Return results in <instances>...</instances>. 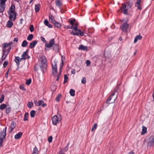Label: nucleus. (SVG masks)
I'll return each instance as SVG.
<instances>
[{
	"mask_svg": "<svg viewBox=\"0 0 154 154\" xmlns=\"http://www.w3.org/2000/svg\"><path fill=\"white\" fill-rule=\"evenodd\" d=\"M39 61L40 67L42 71L44 73L46 71L47 67L46 58L45 56H42L40 57Z\"/></svg>",
	"mask_w": 154,
	"mask_h": 154,
	"instance_id": "obj_1",
	"label": "nucleus"
},
{
	"mask_svg": "<svg viewBox=\"0 0 154 154\" xmlns=\"http://www.w3.org/2000/svg\"><path fill=\"white\" fill-rule=\"evenodd\" d=\"M133 4V2L132 0L128 1L126 5L124 4H122V6L121 8V10L124 14L127 15L128 14V10L131 8Z\"/></svg>",
	"mask_w": 154,
	"mask_h": 154,
	"instance_id": "obj_2",
	"label": "nucleus"
},
{
	"mask_svg": "<svg viewBox=\"0 0 154 154\" xmlns=\"http://www.w3.org/2000/svg\"><path fill=\"white\" fill-rule=\"evenodd\" d=\"M61 118L60 119V118H58L57 116H53L52 118V120L53 124L54 125H56L59 122V121H60Z\"/></svg>",
	"mask_w": 154,
	"mask_h": 154,
	"instance_id": "obj_3",
	"label": "nucleus"
},
{
	"mask_svg": "<svg viewBox=\"0 0 154 154\" xmlns=\"http://www.w3.org/2000/svg\"><path fill=\"white\" fill-rule=\"evenodd\" d=\"M128 24L126 22H125L121 26L120 28L123 31L126 32L128 29Z\"/></svg>",
	"mask_w": 154,
	"mask_h": 154,
	"instance_id": "obj_4",
	"label": "nucleus"
},
{
	"mask_svg": "<svg viewBox=\"0 0 154 154\" xmlns=\"http://www.w3.org/2000/svg\"><path fill=\"white\" fill-rule=\"evenodd\" d=\"M54 42H55L54 39V38H52L50 40L49 43L45 44V45L47 48H50L52 47H53Z\"/></svg>",
	"mask_w": 154,
	"mask_h": 154,
	"instance_id": "obj_5",
	"label": "nucleus"
},
{
	"mask_svg": "<svg viewBox=\"0 0 154 154\" xmlns=\"http://www.w3.org/2000/svg\"><path fill=\"white\" fill-rule=\"evenodd\" d=\"M9 15V19L10 20H15L16 17V13H8Z\"/></svg>",
	"mask_w": 154,
	"mask_h": 154,
	"instance_id": "obj_6",
	"label": "nucleus"
},
{
	"mask_svg": "<svg viewBox=\"0 0 154 154\" xmlns=\"http://www.w3.org/2000/svg\"><path fill=\"white\" fill-rule=\"evenodd\" d=\"M15 6L14 5H11V7L9 8V11H8V13H16V12L15 11Z\"/></svg>",
	"mask_w": 154,
	"mask_h": 154,
	"instance_id": "obj_7",
	"label": "nucleus"
},
{
	"mask_svg": "<svg viewBox=\"0 0 154 154\" xmlns=\"http://www.w3.org/2000/svg\"><path fill=\"white\" fill-rule=\"evenodd\" d=\"M141 1V0H137V2L135 4V6L137 7L138 9H141V7L140 6V2Z\"/></svg>",
	"mask_w": 154,
	"mask_h": 154,
	"instance_id": "obj_8",
	"label": "nucleus"
},
{
	"mask_svg": "<svg viewBox=\"0 0 154 154\" xmlns=\"http://www.w3.org/2000/svg\"><path fill=\"white\" fill-rule=\"evenodd\" d=\"M37 41L36 40H34L33 41L30 43L29 45V47L31 49L34 48L37 44Z\"/></svg>",
	"mask_w": 154,
	"mask_h": 154,
	"instance_id": "obj_9",
	"label": "nucleus"
},
{
	"mask_svg": "<svg viewBox=\"0 0 154 154\" xmlns=\"http://www.w3.org/2000/svg\"><path fill=\"white\" fill-rule=\"evenodd\" d=\"M55 4L56 6L58 7L61 10H63V8H61V6L62 5V2L58 0L55 2Z\"/></svg>",
	"mask_w": 154,
	"mask_h": 154,
	"instance_id": "obj_10",
	"label": "nucleus"
},
{
	"mask_svg": "<svg viewBox=\"0 0 154 154\" xmlns=\"http://www.w3.org/2000/svg\"><path fill=\"white\" fill-rule=\"evenodd\" d=\"M148 145L150 146H154V137L152 138L148 143Z\"/></svg>",
	"mask_w": 154,
	"mask_h": 154,
	"instance_id": "obj_11",
	"label": "nucleus"
},
{
	"mask_svg": "<svg viewBox=\"0 0 154 154\" xmlns=\"http://www.w3.org/2000/svg\"><path fill=\"white\" fill-rule=\"evenodd\" d=\"M23 133L20 132L16 134L14 136V138L16 139H18L20 138L22 136Z\"/></svg>",
	"mask_w": 154,
	"mask_h": 154,
	"instance_id": "obj_12",
	"label": "nucleus"
},
{
	"mask_svg": "<svg viewBox=\"0 0 154 154\" xmlns=\"http://www.w3.org/2000/svg\"><path fill=\"white\" fill-rule=\"evenodd\" d=\"M53 50L58 51H59V45L57 44H54L53 46Z\"/></svg>",
	"mask_w": 154,
	"mask_h": 154,
	"instance_id": "obj_13",
	"label": "nucleus"
},
{
	"mask_svg": "<svg viewBox=\"0 0 154 154\" xmlns=\"http://www.w3.org/2000/svg\"><path fill=\"white\" fill-rule=\"evenodd\" d=\"M15 127V123L14 122H12L10 127V133H11Z\"/></svg>",
	"mask_w": 154,
	"mask_h": 154,
	"instance_id": "obj_14",
	"label": "nucleus"
},
{
	"mask_svg": "<svg viewBox=\"0 0 154 154\" xmlns=\"http://www.w3.org/2000/svg\"><path fill=\"white\" fill-rule=\"evenodd\" d=\"M28 50H27L25 51L22 54V59H24V60H25L26 59V56L27 55V53L28 52Z\"/></svg>",
	"mask_w": 154,
	"mask_h": 154,
	"instance_id": "obj_15",
	"label": "nucleus"
},
{
	"mask_svg": "<svg viewBox=\"0 0 154 154\" xmlns=\"http://www.w3.org/2000/svg\"><path fill=\"white\" fill-rule=\"evenodd\" d=\"M44 23L45 25L47 26L49 28H52L53 27V26L52 25L49 23L48 21L46 19L45 20Z\"/></svg>",
	"mask_w": 154,
	"mask_h": 154,
	"instance_id": "obj_16",
	"label": "nucleus"
},
{
	"mask_svg": "<svg viewBox=\"0 0 154 154\" xmlns=\"http://www.w3.org/2000/svg\"><path fill=\"white\" fill-rule=\"evenodd\" d=\"M142 38V36L140 34L137 35L134 39V43H135L136 42H137L138 40L141 39Z\"/></svg>",
	"mask_w": 154,
	"mask_h": 154,
	"instance_id": "obj_17",
	"label": "nucleus"
},
{
	"mask_svg": "<svg viewBox=\"0 0 154 154\" xmlns=\"http://www.w3.org/2000/svg\"><path fill=\"white\" fill-rule=\"evenodd\" d=\"M78 49L79 50H81L83 51H86L87 50V47L81 45L79 47Z\"/></svg>",
	"mask_w": 154,
	"mask_h": 154,
	"instance_id": "obj_18",
	"label": "nucleus"
},
{
	"mask_svg": "<svg viewBox=\"0 0 154 154\" xmlns=\"http://www.w3.org/2000/svg\"><path fill=\"white\" fill-rule=\"evenodd\" d=\"M53 24L54 26L56 28H60L61 26V24L60 23L57 22L56 21H55V22H54Z\"/></svg>",
	"mask_w": 154,
	"mask_h": 154,
	"instance_id": "obj_19",
	"label": "nucleus"
},
{
	"mask_svg": "<svg viewBox=\"0 0 154 154\" xmlns=\"http://www.w3.org/2000/svg\"><path fill=\"white\" fill-rule=\"evenodd\" d=\"M11 20H10L7 22L6 25L8 28H11L13 25V23Z\"/></svg>",
	"mask_w": 154,
	"mask_h": 154,
	"instance_id": "obj_20",
	"label": "nucleus"
},
{
	"mask_svg": "<svg viewBox=\"0 0 154 154\" xmlns=\"http://www.w3.org/2000/svg\"><path fill=\"white\" fill-rule=\"evenodd\" d=\"M20 58L19 57H15L14 59V61L16 63L17 66H19L20 63L19 59Z\"/></svg>",
	"mask_w": 154,
	"mask_h": 154,
	"instance_id": "obj_21",
	"label": "nucleus"
},
{
	"mask_svg": "<svg viewBox=\"0 0 154 154\" xmlns=\"http://www.w3.org/2000/svg\"><path fill=\"white\" fill-rule=\"evenodd\" d=\"M147 132V128L146 127L144 126H142V131L141 132V134L143 135L145 133H146Z\"/></svg>",
	"mask_w": 154,
	"mask_h": 154,
	"instance_id": "obj_22",
	"label": "nucleus"
},
{
	"mask_svg": "<svg viewBox=\"0 0 154 154\" xmlns=\"http://www.w3.org/2000/svg\"><path fill=\"white\" fill-rule=\"evenodd\" d=\"M5 7V5H0V13H2L4 12Z\"/></svg>",
	"mask_w": 154,
	"mask_h": 154,
	"instance_id": "obj_23",
	"label": "nucleus"
},
{
	"mask_svg": "<svg viewBox=\"0 0 154 154\" xmlns=\"http://www.w3.org/2000/svg\"><path fill=\"white\" fill-rule=\"evenodd\" d=\"M40 7V5L39 4H37L35 5V10L36 12H38L39 11Z\"/></svg>",
	"mask_w": 154,
	"mask_h": 154,
	"instance_id": "obj_24",
	"label": "nucleus"
},
{
	"mask_svg": "<svg viewBox=\"0 0 154 154\" xmlns=\"http://www.w3.org/2000/svg\"><path fill=\"white\" fill-rule=\"evenodd\" d=\"M52 64V68L57 67V61L56 60H55L53 63H51Z\"/></svg>",
	"mask_w": 154,
	"mask_h": 154,
	"instance_id": "obj_25",
	"label": "nucleus"
},
{
	"mask_svg": "<svg viewBox=\"0 0 154 154\" xmlns=\"http://www.w3.org/2000/svg\"><path fill=\"white\" fill-rule=\"evenodd\" d=\"M52 73L54 76L56 75L57 73V67L52 68Z\"/></svg>",
	"mask_w": 154,
	"mask_h": 154,
	"instance_id": "obj_26",
	"label": "nucleus"
},
{
	"mask_svg": "<svg viewBox=\"0 0 154 154\" xmlns=\"http://www.w3.org/2000/svg\"><path fill=\"white\" fill-rule=\"evenodd\" d=\"M29 115V114L28 112H26L25 113L24 116V118H23V120L24 121H26L28 120Z\"/></svg>",
	"mask_w": 154,
	"mask_h": 154,
	"instance_id": "obj_27",
	"label": "nucleus"
},
{
	"mask_svg": "<svg viewBox=\"0 0 154 154\" xmlns=\"http://www.w3.org/2000/svg\"><path fill=\"white\" fill-rule=\"evenodd\" d=\"M49 20H50L51 22L52 23H53L55 22L56 21L53 18V16L52 15H50L49 17Z\"/></svg>",
	"mask_w": 154,
	"mask_h": 154,
	"instance_id": "obj_28",
	"label": "nucleus"
},
{
	"mask_svg": "<svg viewBox=\"0 0 154 154\" xmlns=\"http://www.w3.org/2000/svg\"><path fill=\"white\" fill-rule=\"evenodd\" d=\"M69 93L71 96H74L75 95V91L73 89H71L69 91Z\"/></svg>",
	"mask_w": 154,
	"mask_h": 154,
	"instance_id": "obj_29",
	"label": "nucleus"
},
{
	"mask_svg": "<svg viewBox=\"0 0 154 154\" xmlns=\"http://www.w3.org/2000/svg\"><path fill=\"white\" fill-rule=\"evenodd\" d=\"M33 106V103L32 102H29L27 104V106L29 108H31Z\"/></svg>",
	"mask_w": 154,
	"mask_h": 154,
	"instance_id": "obj_30",
	"label": "nucleus"
},
{
	"mask_svg": "<svg viewBox=\"0 0 154 154\" xmlns=\"http://www.w3.org/2000/svg\"><path fill=\"white\" fill-rule=\"evenodd\" d=\"M28 45V43L26 40L23 41L22 44V46L23 47H26Z\"/></svg>",
	"mask_w": 154,
	"mask_h": 154,
	"instance_id": "obj_31",
	"label": "nucleus"
},
{
	"mask_svg": "<svg viewBox=\"0 0 154 154\" xmlns=\"http://www.w3.org/2000/svg\"><path fill=\"white\" fill-rule=\"evenodd\" d=\"M33 37V35L32 34L29 35L27 37V39L29 41L31 40Z\"/></svg>",
	"mask_w": 154,
	"mask_h": 154,
	"instance_id": "obj_32",
	"label": "nucleus"
},
{
	"mask_svg": "<svg viewBox=\"0 0 154 154\" xmlns=\"http://www.w3.org/2000/svg\"><path fill=\"white\" fill-rule=\"evenodd\" d=\"M35 112L34 110H32L30 112V115L31 117H34L35 116Z\"/></svg>",
	"mask_w": 154,
	"mask_h": 154,
	"instance_id": "obj_33",
	"label": "nucleus"
},
{
	"mask_svg": "<svg viewBox=\"0 0 154 154\" xmlns=\"http://www.w3.org/2000/svg\"><path fill=\"white\" fill-rule=\"evenodd\" d=\"M2 46L3 49L6 48L10 47L7 43H3L2 44Z\"/></svg>",
	"mask_w": 154,
	"mask_h": 154,
	"instance_id": "obj_34",
	"label": "nucleus"
},
{
	"mask_svg": "<svg viewBox=\"0 0 154 154\" xmlns=\"http://www.w3.org/2000/svg\"><path fill=\"white\" fill-rule=\"evenodd\" d=\"M61 97V94H58L56 97L55 100L57 102L59 101L60 100V98Z\"/></svg>",
	"mask_w": 154,
	"mask_h": 154,
	"instance_id": "obj_35",
	"label": "nucleus"
},
{
	"mask_svg": "<svg viewBox=\"0 0 154 154\" xmlns=\"http://www.w3.org/2000/svg\"><path fill=\"white\" fill-rule=\"evenodd\" d=\"M68 79V77L66 75H64V81L63 82V83H66L67 81V80Z\"/></svg>",
	"mask_w": 154,
	"mask_h": 154,
	"instance_id": "obj_36",
	"label": "nucleus"
},
{
	"mask_svg": "<svg viewBox=\"0 0 154 154\" xmlns=\"http://www.w3.org/2000/svg\"><path fill=\"white\" fill-rule=\"evenodd\" d=\"M6 107V105L5 104H2L0 105V109L2 110L5 109Z\"/></svg>",
	"mask_w": 154,
	"mask_h": 154,
	"instance_id": "obj_37",
	"label": "nucleus"
},
{
	"mask_svg": "<svg viewBox=\"0 0 154 154\" xmlns=\"http://www.w3.org/2000/svg\"><path fill=\"white\" fill-rule=\"evenodd\" d=\"M31 82V79H29L26 80V84L27 85H29Z\"/></svg>",
	"mask_w": 154,
	"mask_h": 154,
	"instance_id": "obj_38",
	"label": "nucleus"
},
{
	"mask_svg": "<svg viewBox=\"0 0 154 154\" xmlns=\"http://www.w3.org/2000/svg\"><path fill=\"white\" fill-rule=\"evenodd\" d=\"M112 99V97H111V96H110L107 99V101L106 102V103H108L109 104L110 103H109V101H111Z\"/></svg>",
	"mask_w": 154,
	"mask_h": 154,
	"instance_id": "obj_39",
	"label": "nucleus"
},
{
	"mask_svg": "<svg viewBox=\"0 0 154 154\" xmlns=\"http://www.w3.org/2000/svg\"><path fill=\"white\" fill-rule=\"evenodd\" d=\"M5 96L4 94L2 95L1 97L0 98V103H2L4 100Z\"/></svg>",
	"mask_w": 154,
	"mask_h": 154,
	"instance_id": "obj_40",
	"label": "nucleus"
},
{
	"mask_svg": "<svg viewBox=\"0 0 154 154\" xmlns=\"http://www.w3.org/2000/svg\"><path fill=\"white\" fill-rule=\"evenodd\" d=\"M29 30L31 32H32L34 30V26L32 25H31L29 26Z\"/></svg>",
	"mask_w": 154,
	"mask_h": 154,
	"instance_id": "obj_41",
	"label": "nucleus"
},
{
	"mask_svg": "<svg viewBox=\"0 0 154 154\" xmlns=\"http://www.w3.org/2000/svg\"><path fill=\"white\" fill-rule=\"evenodd\" d=\"M0 5H5V2L7 1V0H0Z\"/></svg>",
	"mask_w": 154,
	"mask_h": 154,
	"instance_id": "obj_42",
	"label": "nucleus"
},
{
	"mask_svg": "<svg viewBox=\"0 0 154 154\" xmlns=\"http://www.w3.org/2000/svg\"><path fill=\"white\" fill-rule=\"evenodd\" d=\"M97 126V124H94L93 126V127H92V129H91V131H93L96 128Z\"/></svg>",
	"mask_w": 154,
	"mask_h": 154,
	"instance_id": "obj_43",
	"label": "nucleus"
},
{
	"mask_svg": "<svg viewBox=\"0 0 154 154\" xmlns=\"http://www.w3.org/2000/svg\"><path fill=\"white\" fill-rule=\"evenodd\" d=\"M8 61H5L4 62V64L3 65V66L4 68H5L8 65Z\"/></svg>",
	"mask_w": 154,
	"mask_h": 154,
	"instance_id": "obj_44",
	"label": "nucleus"
},
{
	"mask_svg": "<svg viewBox=\"0 0 154 154\" xmlns=\"http://www.w3.org/2000/svg\"><path fill=\"white\" fill-rule=\"evenodd\" d=\"M71 34L73 35H79V32H76V31L73 32L72 31Z\"/></svg>",
	"mask_w": 154,
	"mask_h": 154,
	"instance_id": "obj_45",
	"label": "nucleus"
},
{
	"mask_svg": "<svg viewBox=\"0 0 154 154\" xmlns=\"http://www.w3.org/2000/svg\"><path fill=\"white\" fill-rule=\"evenodd\" d=\"M73 29L75 30H76V31H78L79 32H81V29H78V26H73Z\"/></svg>",
	"mask_w": 154,
	"mask_h": 154,
	"instance_id": "obj_46",
	"label": "nucleus"
},
{
	"mask_svg": "<svg viewBox=\"0 0 154 154\" xmlns=\"http://www.w3.org/2000/svg\"><path fill=\"white\" fill-rule=\"evenodd\" d=\"M86 79L85 77H84L82 80V83L83 84H85L86 82Z\"/></svg>",
	"mask_w": 154,
	"mask_h": 154,
	"instance_id": "obj_47",
	"label": "nucleus"
},
{
	"mask_svg": "<svg viewBox=\"0 0 154 154\" xmlns=\"http://www.w3.org/2000/svg\"><path fill=\"white\" fill-rule=\"evenodd\" d=\"M52 136H50L48 137V141L49 143L52 142Z\"/></svg>",
	"mask_w": 154,
	"mask_h": 154,
	"instance_id": "obj_48",
	"label": "nucleus"
},
{
	"mask_svg": "<svg viewBox=\"0 0 154 154\" xmlns=\"http://www.w3.org/2000/svg\"><path fill=\"white\" fill-rule=\"evenodd\" d=\"M11 109L9 107L8 108H7L6 109V112L8 114L11 111Z\"/></svg>",
	"mask_w": 154,
	"mask_h": 154,
	"instance_id": "obj_49",
	"label": "nucleus"
},
{
	"mask_svg": "<svg viewBox=\"0 0 154 154\" xmlns=\"http://www.w3.org/2000/svg\"><path fill=\"white\" fill-rule=\"evenodd\" d=\"M40 38L43 42H46V41L45 40V38L41 36L40 37Z\"/></svg>",
	"mask_w": 154,
	"mask_h": 154,
	"instance_id": "obj_50",
	"label": "nucleus"
},
{
	"mask_svg": "<svg viewBox=\"0 0 154 154\" xmlns=\"http://www.w3.org/2000/svg\"><path fill=\"white\" fill-rule=\"evenodd\" d=\"M117 97V96H116V97H112V102L111 103H112L113 102H114L116 100V98Z\"/></svg>",
	"mask_w": 154,
	"mask_h": 154,
	"instance_id": "obj_51",
	"label": "nucleus"
},
{
	"mask_svg": "<svg viewBox=\"0 0 154 154\" xmlns=\"http://www.w3.org/2000/svg\"><path fill=\"white\" fill-rule=\"evenodd\" d=\"M86 63L87 66H88L90 64V61L89 60L86 61Z\"/></svg>",
	"mask_w": 154,
	"mask_h": 154,
	"instance_id": "obj_52",
	"label": "nucleus"
},
{
	"mask_svg": "<svg viewBox=\"0 0 154 154\" xmlns=\"http://www.w3.org/2000/svg\"><path fill=\"white\" fill-rule=\"evenodd\" d=\"M44 102L43 101H42V100H39L38 102L39 106L41 105V104L42 103H43Z\"/></svg>",
	"mask_w": 154,
	"mask_h": 154,
	"instance_id": "obj_53",
	"label": "nucleus"
},
{
	"mask_svg": "<svg viewBox=\"0 0 154 154\" xmlns=\"http://www.w3.org/2000/svg\"><path fill=\"white\" fill-rule=\"evenodd\" d=\"M34 103L35 104V105L36 106H39L38 102L36 100H34Z\"/></svg>",
	"mask_w": 154,
	"mask_h": 154,
	"instance_id": "obj_54",
	"label": "nucleus"
},
{
	"mask_svg": "<svg viewBox=\"0 0 154 154\" xmlns=\"http://www.w3.org/2000/svg\"><path fill=\"white\" fill-rule=\"evenodd\" d=\"M9 71V69L8 70L7 72H6L5 74V77L7 78L8 77V74Z\"/></svg>",
	"mask_w": 154,
	"mask_h": 154,
	"instance_id": "obj_55",
	"label": "nucleus"
},
{
	"mask_svg": "<svg viewBox=\"0 0 154 154\" xmlns=\"http://www.w3.org/2000/svg\"><path fill=\"white\" fill-rule=\"evenodd\" d=\"M11 49V47H9V48L7 50V51H6L7 52V53H8V54Z\"/></svg>",
	"mask_w": 154,
	"mask_h": 154,
	"instance_id": "obj_56",
	"label": "nucleus"
},
{
	"mask_svg": "<svg viewBox=\"0 0 154 154\" xmlns=\"http://www.w3.org/2000/svg\"><path fill=\"white\" fill-rule=\"evenodd\" d=\"M4 55H2V62L4 60H5V59L6 57H4Z\"/></svg>",
	"mask_w": 154,
	"mask_h": 154,
	"instance_id": "obj_57",
	"label": "nucleus"
},
{
	"mask_svg": "<svg viewBox=\"0 0 154 154\" xmlns=\"http://www.w3.org/2000/svg\"><path fill=\"white\" fill-rule=\"evenodd\" d=\"M69 23L70 24L72 25V26H73V25L75 24V23L74 22H73V21H72L71 20H70Z\"/></svg>",
	"mask_w": 154,
	"mask_h": 154,
	"instance_id": "obj_58",
	"label": "nucleus"
},
{
	"mask_svg": "<svg viewBox=\"0 0 154 154\" xmlns=\"http://www.w3.org/2000/svg\"><path fill=\"white\" fill-rule=\"evenodd\" d=\"M79 35H80L81 36H83L84 35V32H82L81 31V32H79Z\"/></svg>",
	"mask_w": 154,
	"mask_h": 154,
	"instance_id": "obj_59",
	"label": "nucleus"
},
{
	"mask_svg": "<svg viewBox=\"0 0 154 154\" xmlns=\"http://www.w3.org/2000/svg\"><path fill=\"white\" fill-rule=\"evenodd\" d=\"M2 52L3 53V54L2 55H5V54L6 53V52L5 51V49L3 48V49L2 50Z\"/></svg>",
	"mask_w": 154,
	"mask_h": 154,
	"instance_id": "obj_60",
	"label": "nucleus"
},
{
	"mask_svg": "<svg viewBox=\"0 0 154 154\" xmlns=\"http://www.w3.org/2000/svg\"><path fill=\"white\" fill-rule=\"evenodd\" d=\"M60 74L58 75L57 76V79H56V80L57 81H58V80H59V78H60Z\"/></svg>",
	"mask_w": 154,
	"mask_h": 154,
	"instance_id": "obj_61",
	"label": "nucleus"
},
{
	"mask_svg": "<svg viewBox=\"0 0 154 154\" xmlns=\"http://www.w3.org/2000/svg\"><path fill=\"white\" fill-rule=\"evenodd\" d=\"M67 27H68V29H73V26L68 25L67 26Z\"/></svg>",
	"mask_w": 154,
	"mask_h": 154,
	"instance_id": "obj_62",
	"label": "nucleus"
},
{
	"mask_svg": "<svg viewBox=\"0 0 154 154\" xmlns=\"http://www.w3.org/2000/svg\"><path fill=\"white\" fill-rule=\"evenodd\" d=\"M20 88L22 89L23 90V91H25V88H24V87L23 86H20Z\"/></svg>",
	"mask_w": 154,
	"mask_h": 154,
	"instance_id": "obj_63",
	"label": "nucleus"
},
{
	"mask_svg": "<svg viewBox=\"0 0 154 154\" xmlns=\"http://www.w3.org/2000/svg\"><path fill=\"white\" fill-rule=\"evenodd\" d=\"M75 70L74 69H73L71 71V73L72 74H75Z\"/></svg>",
	"mask_w": 154,
	"mask_h": 154,
	"instance_id": "obj_64",
	"label": "nucleus"
}]
</instances>
